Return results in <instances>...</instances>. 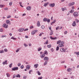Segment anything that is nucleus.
Listing matches in <instances>:
<instances>
[{
    "label": "nucleus",
    "instance_id": "f257e3e1",
    "mask_svg": "<svg viewBox=\"0 0 79 79\" xmlns=\"http://www.w3.org/2000/svg\"><path fill=\"white\" fill-rule=\"evenodd\" d=\"M63 44H64V42L61 41L60 40L58 41L57 42V44H59V47H64Z\"/></svg>",
    "mask_w": 79,
    "mask_h": 79
},
{
    "label": "nucleus",
    "instance_id": "f03ea898",
    "mask_svg": "<svg viewBox=\"0 0 79 79\" xmlns=\"http://www.w3.org/2000/svg\"><path fill=\"white\" fill-rule=\"evenodd\" d=\"M73 15L75 18H77L79 16L78 13L77 12H75L73 13Z\"/></svg>",
    "mask_w": 79,
    "mask_h": 79
},
{
    "label": "nucleus",
    "instance_id": "7ed1b4c3",
    "mask_svg": "<svg viewBox=\"0 0 79 79\" xmlns=\"http://www.w3.org/2000/svg\"><path fill=\"white\" fill-rule=\"evenodd\" d=\"M2 27L6 29H7L8 27V25L6 24H4L3 25Z\"/></svg>",
    "mask_w": 79,
    "mask_h": 79
},
{
    "label": "nucleus",
    "instance_id": "20e7f679",
    "mask_svg": "<svg viewBox=\"0 0 79 79\" xmlns=\"http://www.w3.org/2000/svg\"><path fill=\"white\" fill-rule=\"evenodd\" d=\"M24 28H20L19 30V31L20 32H23V31H24Z\"/></svg>",
    "mask_w": 79,
    "mask_h": 79
},
{
    "label": "nucleus",
    "instance_id": "39448f33",
    "mask_svg": "<svg viewBox=\"0 0 79 79\" xmlns=\"http://www.w3.org/2000/svg\"><path fill=\"white\" fill-rule=\"evenodd\" d=\"M75 4L74 2H73L72 3H70L69 4V6H73V5H74Z\"/></svg>",
    "mask_w": 79,
    "mask_h": 79
},
{
    "label": "nucleus",
    "instance_id": "423d86ee",
    "mask_svg": "<svg viewBox=\"0 0 79 79\" xmlns=\"http://www.w3.org/2000/svg\"><path fill=\"white\" fill-rule=\"evenodd\" d=\"M60 51L62 52H66V49H64V48H61L60 49Z\"/></svg>",
    "mask_w": 79,
    "mask_h": 79
},
{
    "label": "nucleus",
    "instance_id": "0eeeda50",
    "mask_svg": "<svg viewBox=\"0 0 79 79\" xmlns=\"http://www.w3.org/2000/svg\"><path fill=\"white\" fill-rule=\"evenodd\" d=\"M12 71H15V70H18V67H15L14 68H13L12 69Z\"/></svg>",
    "mask_w": 79,
    "mask_h": 79
},
{
    "label": "nucleus",
    "instance_id": "6e6552de",
    "mask_svg": "<svg viewBox=\"0 0 79 79\" xmlns=\"http://www.w3.org/2000/svg\"><path fill=\"white\" fill-rule=\"evenodd\" d=\"M55 3L49 4V6H51V7H54L55 6Z\"/></svg>",
    "mask_w": 79,
    "mask_h": 79
},
{
    "label": "nucleus",
    "instance_id": "1a4fd4ad",
    "mask_svg": "<svg viewBox=\"0 0 79 79\" xmlns=\"http://www.w3.org/2000/svg\"><path fill=\"white\" fill-rule=\"evenodd\" d=\"M44 61H45V60H46V61H48V57H45L44 58Z\"/></svg>",
    "mask_w": 79,
    "mask_h": 79
},
{
    "label": "nucleus",
    "instance_id": "9d476101",
    "mask_svg": "<svg viewBox=\"0 0 79 79\" xmlns=\"http://www.w3.org/2000/svg\"><path fill=\"white\" fill-rule=\"evenodd\" d=\"M48 4H49V3L48 2H47L46 3H44V7H47V5H48Z\"/></svg>",
    "mask_w": 79,
    "mask_h": 79
},
{
    "label": "nucleus",
    "instance_id": "9b49d317",
    "mask_svg": "<svg viewBox=\"0 0 79 79\" xmlns=\"http://www.w3.org/2000/svg\"><path fill=\"white\" fill-rule=\"evenodd\" d=\"M76 22L75 21H74L72 23V26H74L75 27V26H76Z\"/></svg>",
    "mask_w": 79,
    "mask_h": 79
},
{
    "label": "nucleus",
    "instance_id": "f8f14e48",
    "mask_svg": "<svg viewBox=\"0 0 79 79\" xmlns=\"http://www.w3.org/2000/svg\"><path fill=\"white\" fill-rule=\"evenodd\" d=\"M37 25L38 27H40V22H39V21H38Z\"/></svg>",
    "mask_w": 79,
    "mask_h": 79
},
{
    "label": "nucleus",
    "instance_id": "ddd939ff",
    "mask_svg": "<svg viewBox=\"0 0 79 79\" xmlns=\"http://www.w3.org/2000/svg\"><path fill=\"white\" fill-rule=\"evenodd\" d=\"M26 9L27 10H31V7L30 6H28L27 7Z\"/></svg>",
    "mask_w": 79,
    "mask_h": 79
},
{
    "label": "nucleus",
    "instance_id": "4468645a",
    "mask_svg": "<svg viewBox=\"0 0 79 79\" xmlns=\"http://www.w3.org/2000/svg\"><path fill=\"white\" fill-rule=\"evenodd\" d=\"M50 39H52V40H55L56 39V37H55L53 38L52 36H50Z\"/></svg>",
    "mask_w": 79,
    "mask_h": 79
},
{
    "label": "nucleus",
    "instance_id": "2eb2a0df",
    "mask_svg": "<svg viewBox=\"0 0 79 79\" xmlns=\"http://www.w3.org/2000/svg\"><path fill=\"white\" fill-rule=\"evenodd\" d=\"M26 68L29 70L30 68H31V66H29V65H27L26 67Z\"/></svg>",
    "mask_w": 79,
    "mask_h": 79
},
{
    "label": "nucleus",
    "instance_id": "dca6fc26",
    "mask_svg": "<svg viewBox=\"0 0 79 79\" xmlns=\"http://www.w3.org/2000/svg\"><path fill=\"white\" fill-rule=\"evenodd\" d=\"M40 56L42 58H44V57H45V54H43L41 55Z\"/></svg>",
    "mask_w": 79,
    "mask_h": 79
},
{
    "label": "nucleus",
    "instance_id": "f3484780",
    "mask_svg": "<svg viewBox=\"0 0 79 79\" xmlns=\"http://www.w3.org/2000/svg\"><path fill=\"white\" fill-rule=\"evenodd\" d=\"M68 72H71V69L70 68H68L67 70Z\"/></svg>",
    "mask_w": 79,
    "mask_h": 79
},
{
    "label": "nucleus",
    "instance_id": "a211bd4d",
    "mask_svg": "<svg viewBox=\"0 0 79 79\" xmlns=\"http://www.w3.org/2000/svg\"><path fill=\"white\" fill-rule=\"evenodd\" d=\"M3 64H7V60H6L5 62L2 63Z\"/></svg>",
    "mask_w": 79,
    "mask_h": 79
},
{
    "label": "nucleus",
    "instance_id": "6ab92c4d",
    "mask_svg": "<svg viewBox=\"0 0 79 79\" xmlns=\"http://www.w3.org/2000/svg\"><path fill=\"white\" fill-rule=\"evenodd\" d=\"M5 6V5L3 4L0 5V8H3Z\"/></svg>",
    "mask_w": 79,
    "mask_h": 79
},
{
    "label": "nucleus",
    "instance_id": "aec40b11",
    "mask_svg": "<svg viewBox=\"0 0 79 79\" xmlns=\"http://www.w3.org/2000/svg\"><path fill=\"white\" fill-rule=\"evenodd\" d=\"M39 64H35L34 65V67H35V68H37Z\"/></svg>",
    "mask_w": 79,
    "mask_h": 79
},
{
    "label": "nucleus",
    "instance_id": "412c9836",
    "mask_svg": "<svg viewBox=\"0 0 79 79\" xmlns=\"http://www.w3.org/2000/svg\"><path fill=\"white\" fill-rule=\"evenodd\" d=\"M51 32L50 34V35H53V31H51Z\"/></svg>",
    "mask_w": 79,
    "mask_h": 79
},
{
    "label": "nucleus",
    "instance_id": "4be33fe9",
    "mask_svg": "<svg viewBox=\"0 0 79 79\" xmlns=\"http://www.w3.org/2000/svg\"><path fill=\"white\" fill-rule=\"evenodd\" d=\"M16 77H19V78L21 77V75H20L18 74H17L16 76Z\"/></svg>",
    "mask_w": 79,
    "mask_h": 79
},
{
    "label": "nucleus",
    "instance_id": "5701e85b",
    "mask_svg": "<svg viewBox=\"0 0 79 79\" xmlns=\"http://www.w3.org/2000/svg\"><path fill=\"white\" fill-rule=\"evenodd\" d=\"M35 34V32L34 31H32L31 32V34H32V35H34V34Z\"/></svg>",
    "mask_w": 79,
    "mask_h": 79
},
{
    "label": "nucleus",
    "instance_id": "b1692460",
    "mask_svg": "<svg viewBox=\"0 0 79 79\" xmlns=\"http://www.w3.org/2000/svg\"><path fill=\"white\" fill-rule=\"evenodd\" d=\"M55 22H56V20H54L53 22H52L51 23V25H52V24H53L54 23H55Z\"/></svg>",
    "mask_w": 79,
    "mask_h": 79
},
{
    "label": "nucleus",
    "instance_id": "393cba45",
    "mask_svg": "<svg viewBox=\"0 0 79 79\" xmlns=\"http://www.w3.org/2000/svg\"><path fill=\"white\" fill-rule=\"evenodd\" d=\"M6 75L7 77H10V74H9V73H7L6 74Z\"/></svg>",
    "mask_w": 79,
    "mask_h": 79
},
{
    "label": "nucleus",
    "instance_id": "a878e982",
    "mask_svg": "<svg viewBox=\"0 0 79 79\" xmlns=\"http://www.w3.org/2000/svg\"><path fill=\"white\" fill-rule=\"evenodd\" d=\"M19 3L20 5V6H21V7H23V6L22 5V2H20Z\"/></svg>",
    "mask_w": 79,
    "mask_h": 79
},
{
    "label": "nucleus",
    "instance_id": "bb28decb",
    "mask_svg": "<svg viewBox=\"0 0 79 79\" xmlns=\"http://www.w3.org/2000/svg\"><path fill=\"white\" fill-rule=\"evenodd\" d=\"M44 21H47V18H45L43 19Z\"/></svg>",
    "mask_w": 79,
    "mask_h": 79
},
{
    "label": "nucleus",
    "instance_id": "cd10ccee",
    "mask_svg": "<svg viewBox=\"0 0 79 79\" xmlns=\"http://www.w3.org/2000/svg\"><path fill=\"white\" fill-rule=\"evenodd\" d=\"M19 50H20V49L19 48H18V49H17V50L16 51V53H18V52H19Z\"/></svg>",
    "mask_w": 79,
    "mask_h": 79
},
{
    "label": "nucleus",
    "instance_id": "c85d7f7f",
    "mask_svg": "<svg viewBox=\"0 0 79 79\" xmlns=\"http://www.w3.org/2000/svg\"><path fill=\"white\" fill-rule=\"evenodd\" d=\"M48 41L47 40L44 43V44H48Z\"/></svg>",
    "mask_w": 79,
    "mask_h": 79
},
{
    "label": "nucleus",
    "instance_id": "c756f323",
    "mask_svg": "<svg viewBox=\"0 0 79 79\" xmlns=\"http://www.w3.org/2000/svg\"><path fill=\"white\" fill-rule=\"evenodd\" d=\"M11 39H13V40H16V38H14L13 37H12L11 38Z\"/></svg>",
    "mask_w": 79,
    "mask_h": 79
},
{
    "label": "nucleus",
    "instance_id": "7c9ffc66",
    "mask_svg": "<svg viewBox=\"0 0 79 79\" xmlns=\"http://www.w3.org/2000/svg\"><path fill=\"white\" fill-rule=\"evenodd\" d=\"M41 29H45V27L44 25H42L41 26Z\"/></svg>",
    "mask_w": 79,
    "mask_h": 79
},
{
    "label": "nucleus",
    "instance_id": "2f4dec72",
    "mask_svg": "<svg viewBox=\"0 0 79 79\" xmlns=\"http://www.w3.org/2000/svg\"><path fill=\"white\" fill-rule=\"evenodd\" d=\"M42 50V48H39L38 49V52H39V51H40V50Z\"/></svg>",
    "mask_w": 79,
    "mask_h": 79
},
{
    "label": "nucleus",
    "instance_id": "473e14b6",
    "mask_svg": "<svg viewBox=\"0 0 79 79\" xmlns=\"http://www.w3.org/2000/svg\"><path fill=\"white\" fill-rule=\"evenodd\" d=\"M44 54H45L46 55H48V52H47V51H44Z\"/></svg>",
    "mask_w": 79,
    "mask_h": 79
},
{
    "label": "nucleus",
    "instance_id": "72a5a7b5",
    "mask_svg": "<svg viewBox=\"0 0 79 79\" xmlns=\"http://www.w3.org/2000/svg\"><path fill=\"white\" fill-rule=\"evenodd\" d=\"M6 24H8V23H10V21L9 20H6Z\"/></svg>",
    "mask_w": 79,
    "mask_h": 79
},
{
    "label": "nucleus",
    "instance_id": "f704fd0d",
    "mask_svg": "<svg viewBox=\"0 0 79 79\" xmlns=\"http://www.w3.org/2000/svg\"><path fill=\"white\" fill-rule=\"evenodd\" d=\"M59 48H59V47H58V46L56 48V51H58V50H59Z\"/></svg>",
    "mask_w": 79,
    "mask_h": 79
},
{
    "label": "nucleus",
    "instance_id": "c9c22d12",
    "mask_svg": "<svg viewBox=\"0 0 79 79\" xmlns=\"http://www.w3.org/2000/svg\"><path fill=\"white\" fill-rule=\"evenodd\" d=\"M37 73L38 74V75H39V76H40V74H41V73H40V72L38 71L37 72Z\"/></svg>",
    "mask_w": 79,
    "mask_h": 79
},
{
    "label": "nucleus",
    "instance_id": "e433bc0d",
    "mask_svg": "<svg viewBox=\"0 0 79 79\" xmlns=\"http://www.w3.org/2000/svg\"><path fill=\"white\" fill-rule=\"evenodd\" d=\"M47 47L48 48H50L51 47H52V46L50 44L49 45H48Z\"/></svg>",
    "mask_w": 79,
    "mask_h": 79
},
{
    "label": "nucleus",
    "instance_id": "4c0bfd02",
    "mask_svg": "<svg viewBox=\"0 0 79 79\" xmlns=\"http://www.w3.org/2000/svg\"><path fill=\"white\" fill-rule=\"evenodd\" d=\"M4 52V51L3 50H2V51H0V53H3Z\"/></svg>",
    "mask_w": 79,
    "mask_h": 79
},
{
    "label": "nucleus",
    "instance_id": "58836bf2",
    "mask_svg": "<svg viewBox=\"0 0 79 79\" xmlns=\"http://www.w3.org/2000/svg\"><path fill=\"white\" fill-rule=\"evenodd\" d=\"M21 63H19L18 64V66H19V67L21 66Z\"/></svg>",
    "mask_w": 79,
    "mask_h": 79
},
{
    "label": "nucleus",
    "instance_id": "ea45409f",
    "mask_svg": "<svg viewBox=\"0 0 79 79\" xmlns=\"http://www.w3.org/2000/svg\"><path fill=\"white\" fill-rule=\"evenodd\" d=\"M3 31V29H2V28H1L0 29V32H2Z\"/></svg>",
    "mask_w": 79,
    "mask_h": 79
},
{
    "label": "nucleus",
    "instance_id": "a19ab883",
    "mask_svg": "<svg viewBox=\"0 0 79 79\" xmlns=\"http://www.w3.org/2000/svg\"><path fill=\"white\" fill-rule=\"evenodd\" d=\"M73 12H74V10L72 9V10H71L70 13H73Z\"/></svg>",
    "mask_w": 79,
    "mask_h": 79
},
{
    "label": "nucleus",
    "instance_id": "79ce46f5",
    "mask_svg": "<svg viewBox=\"0 0 79 79\" xmlns=\"http://www.w3.org/2000/svg\"><path fill=\"white\" fill-rule=\"evenodd\" d=\"M75 21H77V23H79V20H78V19H75Z\"/></svg>",
    "mask_w": 79,
    "mask_h": 79
},
{
    "label": "nucleus",
    "instance_id": "37998d69",
    "mask_svg": "<svg viewBox=\"0 0 79 79\" xmlns=\"http://www.w3.org/2000/svg\"><path fill=\"white\" fill-rule=\"evenodd\" d=\"M12 64H13V63H11L9 65L10 68H11V67L12 66Z\"/></svg>",
    "mask_w": 79,
    "mask_h": 79
},
{
    "label": "nucleus",
    "instance_id": "c03bdc74",
    "mask_svg": "<svg viewBox=\"0 0 79 79\" xmlns=\"http://www.w3.org/2000/svg\"><path fill=\"white\" fill-rule=\"evenodd\" d=\"M12 2H10L9 3V5L10 6H11V5H12Z\"/></svg>",
    "mask_w": 79,
    "mask_h": 79
},
{
    "label": "nucleus",
    "instance_id": "a18cd8bd",
    "mask_svg": "<svg viewBox=\"0 0 79 79\" xmlns=\"http://www.w3.org/2000/svg\"><path fill=\"white\" fill-rule=\"evenodd\" d=\"M47 64V61H46L44 64V65H46Z\"/></svg>",
    "mask_w": 79,
    "mask_h": 79
},
{
    "label": "nucleus",
    "instance_id": "49530a36",
    "mask_svg": "<svg viewBox=\"0 0 79 79\" xmlns=\"http://www.w3.org/2000/svg\"><path fill=\"white\" fill-rule=\"evenodd\" d=\"M47 21L48 23H50V19H48L47 20Z\"/></svg>",
    "mask_w": 79,
    "mask_h": 79
},
{
    "label": "nucleus",
    "instance_id": "de8ad7c7",
    "mask_svg": "<svg viewBox=\"0 0 79 79\" xmlns=\"http://www.w3.org/2000/svg\"><path fill=\"white\" fill-rule=\"evenodd\" d=\"M49 30H50L51 31H52V27H49Z\"/></svg>",
    "mask_w": 79,
    "mask_h": 79
},
{
    "label": "nucleus",
    "instance_id": "09e8293b",
    "mask_svg": "<svg viewBox=\"0 0 79 79\" xmlns=\"http://www.w3.org/2000/svg\"><path fill=\"white\" fill-rule=\"evenodd\" d=\"M59 28H60V27L59 26H58L57 27H56V30H58V29H59Z\"/></svg>",
    "mask_w": 79,
    "mask_h": 79
},
{
    "label": "nucleus",
    "instance_id": "8fccbe9b",
    "mask_svg": "<svg viewBox=\"0 0 79 79\" xmlns=\"http://www.w3.org/2000/svg\"><path fill=\"white\" fill-rule=\"evenodd\" d=\"M42 34H44L43 33H41L39 35V36H40L41 35H42Z\"/></svg>",
    "mask_w": 79,
    "mask_h": 79
},
{
    "label": "nucleus",
    "instance_id": "3c124183",
    "mask_svg": "<svg viewBox=\"0 0 79 79\" xmlns=\"http://www.w3.org/2000/svg\"><path fill=\"white\" fill-rule=\"evenodd\" d=\"M21 69H23L24 68V66L23 65H21L20 67Z\"/></svg>",
    "mask_w": 79,
    "mask_h": 79
},
{
    "label": "nucleus",
    "instance_id": "603ef678",
    "mask_svg": "<svg viewBox=\"0 0 79 79\" xmlns=\"http://www.w3.org/2000/svg\"><path fill=\"white\" fill-rule=\"evenodd\" d=\"M6 37V35H2L1 36L2 38H3V37Z\"/></svg>",
    "mask_w": 79,
    "mask_h": 79
},
{
    "label": "nucleus",
    "instance_id": "864d4df0",
    "mask_svg": "<svg viewBox=\"0 0 79 79\" xmlns=\"http://www.w3.org/2000/svg\"><path fill=\"white\" fill-rule=\"evenodd\" d=\"M4 52H7V51H8V50L6 49H4Z\"/></svg>",
    "mask_w": 79,
    "mask_h": 79
},
{
    "label": "nucleus",
    "instance_id": "5fc2aeb1",
    "mask_svg": "<svg viewBox=\"0 0 79 79\" xmlns=\"http://www.w3.org/2000/svg\"><path fill=\"white\" fill-rule=\"evenodd\" d=\"M16 77V75H14L13 76V78H15V77Z\"/></svg>",
    "mask_w": 79,
    "mask_h": 79
},
{
    "label": "nucleus",
    "instance_id": "6e6d98bb",
    "mask_svg": "<svg viewBox=\"0 0 79 79\" xmlns=\"http://www.w3.org/2000/svg\"><path fill=\"white\" fill-rule=\"evenodd\" d=\"M11 18V15H9L7 17V18Z\"/></svg>",
    "mask_w": 79,
    "mask_h": 79
},
{
    "label": "nucleus",
    "instance_id": "4d7b16f0",
    "mask_svg": "<svg viewBox=\"0 0 79 79\" xmlns=\"http://www.w3.org/2000/svg\"><path fill=\"white\" fill-rule=\"evenodd\" d=\"M61 10H62V11H64V8H61Z\"/></svg>",
    "mask_w": 79,
    "mask_h": 79
},
{
    "label": "nucleus",
    "instance_id": "13d9d810",
    "mask_svg": "<svg viewBox=\"0 0 79 79\" xmlns=\"http://www.w3.org/2000/svg\"><path fill=\"white\" fill-rule=\"evenodd\" d=\"M23 78L24 79H26V76H24L23 77Z\"/></svg>",
    "mask_w": 79,
    "mask_h": 79
},
{
    "label": "nucleus",
    "instance_id": "bf43d9fd",
    "mask_svg": "<svg viewBox=\"0 0 79 79\" xmlns=\"http://www.w3.org/2000/svg\"><path fill=\"white\" fill-rule=\"evenodd\" d=\"M42 77H38V79H42Z\"/></svg>",
    "mask_w": 79,
    "mask_h": 79
},
{
    "label": "nucleus",
    "instance_id": "052dcab7",
    "mask_svg": "<svg viewBox=\"0 0 79 79\" xmlns=\"http://www.w3.org/2000/svg\"><path fill=\"white\" fill-rule=\"evenodd\" d=\"M30 29H33V26H31L30 27Z\"/></svg>",
    "mask_w": 79,
    "mask_h": 79
},
{
    "label": "nucleus",
    "instance_id": "680f3d73",
    "mask_svg": "<svg viewBox=\"0 0 79 79\" xmlns=\"http://www.w3.org/2000/svg\"><path fill=\"white\" fill-rule=\"evenodd\" d=\"M24 45L25 47H27V44H24Z\"/></svg>",
    "mask_w": 79,
    "mask_h": 79
},
{
    "label": "nucleus",
    "instance_id": "e2e57ef3",
    "mask_svg": "<svg viewBox=\"0 0 79 79\" xmlns=\"http://www.w3.org/2000/svg\"><path fill=\"white\" fill-rule=\"evenodd\" d=\"M51 50L52 52H53V51H54V49L53 48H51Z\"/></svg>",
    "mask_w": 79,
    "mask_h": 79
},
{
    "label": "nucleus",
    "instance_id": "0e129e2a",
    "mask_svg": "<svg viewBox=\"0 0 79 79\" xmlns=\"http://www.w3.org/2000/svg\"><path fill=\"white\" fill-rule=\"evenodd\" d=\"M8 8H4L5 10H8Z\"/></svg>",
    "mask_w": 79,
    "mask_h": 79
},
{
    "label": "nucleus",
    "instance_id": "69168bd1",
    "mask_svg": "<svg viewBox=\"0 0 79 79\" xmlns=\"http://www.w3.org/2000/svg\"><path fill=\"white\" fill-rule=\"evenodd\" d=\"M34 31H35V33H36V32H37V30H34Z\"/></svg>",
    "mask_w": 79,
    "mask_h": 79
},
{
    "label": "nucleus",
    "instance_id": "338daca9",
    "mask_svg": "<svg viewBox=\"0 0 79 79\" xmlns=\"http://www.w3.org/2000/svg\"><path fill=\"white\" fill-rule=\"evenodd\" d=\"M28 31V29L27 28L24 30V31Z\"/></svg>",
    "mask_w": 79,
    "mask_h": 79
},
{
    "label": "nucleus",
    "instance_id": "774afa93",
    "mask_svg": "<svg viewBox=\"0 0 79 79\" xmlns=\"http://www.w3.org/2000/svg\"><path fill=\"white\" fill-rule=\"evenodd\" d=\"M77 55H79V52H77Z\"/></svg>",
    "mask_w": 79,
    "mask_h": 79
}]
</instances>
